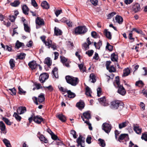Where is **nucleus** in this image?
Segmentation results:
<instances>
[{
	"instance_id": "obj_1",
	"label": "nucleus",
	"mask_w": 147,
	"mask_h": 147,
	"mask_svg": "<svg viewBox=\"0 0 147 147\" xmlns=\"http://www.w3.org/2000/svg\"><path fill=\"white\" fill-rule=\"evenodd\" d=\"M115 87L118 88L117 92L120 94L124 96L126 94V91L123 85L120 84L119 77L117 76L115 77V80L113 83Z\"/></svg>"
},
{
	"instance_id": "obj_2",
	"label": "nucleus",
	"mask_w": 147,
	"mask_h": 147,
	"mask_svg": "<svg viewBox=\"0 0 147 147\" xmlns=\"http://www.w3.org/2000/svg\"><path fill=\"white\" fill-rule=\"evenodd\" d=\"M30 123H31L32 121L38 124H40L41 123L44 121L45 119L42 118L41 116L39 115H35L34 113H33L31 117L28 119Z\"/></svg>"
},
{
	"instance_id": "obj_3",
	"label": "nucleus",
	"mask_w": 147,
	"mask_h": 147,
	"mask_svg": "<svg viewBox=\"0 0 147 147\" xmlns=\"http://www.w3.org/2000/svg\"><path fill=\"white\" fill-rule=\"evenodd\" d=\"M26 111V109L25 107H20L17 109L18 113L15 112L13 115V116L15 117L16 120L19 122L21 121L22 117L19 115V114H23Z\"/></svg>"
},
{
	"instance_id": "obj_4",
	"label": "nucleus",
	"mask_w": 147,
	"mask_h": 147,
	"mask_svg": "<svg viewBox=\"0 0 147 147\" xmlns=\"http://www.w3.org/2000/svg\"><path fill=\"white\" fill-rule=\"evenodd\" d=\"M88 29L85 26H79L74 29L73 33L77 35L84 34L88 31Z\"/></svg>"
},
{
	"instance_id": "obj_5",
	"label": "nucleus",
	"mask_w": 147,
	"mask_h": 147,
	"mask_svg": "<svg viewBox=\"0 0 147 147\" xmlns=\"http://www.w3.org/2000/svg\"><path fill=\"white\" fill-rule=\"evenodd\" d=\"M65 79L68 83L74 86H76L78 83L79 81V80L78 78H75L69 76H66Z\"/></svg>"
},
{
	"instance_id": "obj_6",
	"label": "nucleus",
	"mask_w": 147,
	"mask_h": 147,
	"mask_svg": "<svg viewBox=\"0 0 147 147\" xmlns=\"http://www.w3.org/2000/svg\"><path fill=\"white\" fill-rule=\"evenodd\" d=\"M123 103L120 100H114L111 102V107L113 109H116L119 107L121 108V107L123 108Z\"/></svg>"
},
{
	"instance_id": "obj_7",
	"label": "nucleus",
	"mask_w": 147,
	"mask_h": 147,
	"mask_svg": "<svg viewBox=\"0 0 147 147\" xmlns=\"http://www.w3.org/2000/svg\"><path fill=\"white\" fill-rule=\"evenodd\" d=\"M49 77V74L46 73L41 74L39 77V80L41 83H43Z\"/></svg>"
},
{
	"instance_id": "obj_8",
	"label": "nucleus",
	"mask_w": 147,
	"mask_h": 147,
	"mask_svg": "<svg viewBox=\"0 0 147 147\" xmlns=\"http://www.w3.org/2000/svg\"><path fill=\"white\" fill-rule=\"evenodd\" d=\"M36 24V28L38 29L39 28V26H43L45 24L44 21L42 18L39 17H37L35 20Z\"/></svg>"
},
{
	"instance_id": "obj_9",
	"label": "nucleus",
	"mask_w": 147,
	"mask_h": 147,
	"mask_svg": "<svg viewBox=\"0 0 147 147\" xmlns=\"http://www.w3.org/2000/svg\"><path fill=\"white\" fill-rule=\"evenodd\" d=\"M102 128L106 133L109 134L111 130V127L110 125L105 123L103 124Z\"/></svg>"
},
{
	"instance_id": "obj_10",
	"label": "nucleus",
	"mask_w": 147,
	"mask_h": 147,
	"mask_svg": "<svg viewBox=\"0 0 147 147\" xmlns=\"http://www.w3.org/2000/svg\"><path fill=\"white\" fill-rule=\"evenodd\" d=\"M76 142L78 144V146L80 145L81 147H84L85 145H83V144L85 143V138H83L82 135L79 136L76 140Z\"/></svg>"
},
{
	"instance_id": "obj_11",
	"label": "nucleus",
	"mask_w": 147,
	"mask_h": 147,
	"mask_svg": "<svg viewBox=\"0 0 147 147\" xmlns=\"http://www.w3.org/2000/svg\"><path fill=\"white\" fill-rule=\"evenodd\" d=\"M28 65L32 70H33L36 69L38 65V64H37L36 61H35L33 60L30 61L28 63Z\"/></svg>"
},
{
	"instance_id": "obj_12",
	"label": "nucleus",
	"mask_w": 147,
	"mask_h": 147,
	"mask_svg": "<svg viewBox=\"0 0 147 147\" xmlns=\"http://www.w3.org/2000/svg\"><path fill=\"white\" fill-rule=\"evenodd\" d=\"M98 101L100 104L104 106H107L109 105L108 103L107 102L106 98L103 96L102 98H99Z\"/></svg>"
},
{
	"instance_id": "obj_13",
	"label": "nucleus",
	"mask_w": 147,
	"mask_h": 147,
	"mask_svg": "<svg viewBox=\"0 0 147 147\" xmlns=\"http://www.w3.org/2000/svg\"><path fill=\"white\" fill-rule=\"evenodd\" d=\"M60 58L61 60V62L63 63V65L67 67H69V63L68 62H67V59L64 57H63L62 56L60 57Z\"/></svg>"
},
{
	"instance_id": "obj_14",
	"label": "nucleus",
	"mask_w": 147,
	"mask_h": 147,
	"mask_svg": "<svg viewBox=\"0 0 147 147\" xmlns=\"http://www.w3.org/2000/svg\"><path fill=\"white\" fill-rule=\"evenodd\" d=\"M81 117L83 121H84V118L88 120L91 118L90 114L88 111H86L83 113V115L81 116Z\"/></svg>"
},
{
	"instance_id": "obj_15",
	"label": "nucleus",
	"mask_w": 147,
	"mask_h": 147,
	"mask_svg": "<svg viewBox=\"0 0 147 147\" xmlns=\"http://www.w3.org/2000/svg\"><path fill=\"white\" fill-rule=\"evenodd\" d=\"M85 105L84 102L80 100L79 102L76 103V106L80 109H82L84 108Z\"/></svg>"
},
{
	"instance_id": "obj_16",
	"label": "nucleus",
	"mask_w": 147,
	"mask_h": 147,
	"mask_svg": "<svg viewBox=\"0 0 147 147\" xmlns=\"http://www.w3.org/2000/svg\"><path fill=\"white\" fill-rule=\"evenodd\" d=\"M133 11L135 13H136L140 11V5L137 3H136L133 7Z\"/></svg>"
},
{
	"instance_id": "obj_17",
	"label": "nucleus",
	"mask_w": 147,
	"mask_h": 147,
	"mask_svg": "<svg viewBox=\"0 0 147 147\" xmlns=\"http://www.w3.org/2000/svg\"><path fill=\"white\" fill-rule=\"evenodd\" d=\"M22 10L23 13L26 15H28V12L29 9L26 5H23L22 8Z\"/></svg>"
},
{
	"instance_id": "obj_18",
	"label": "nucleus",
	"mask_w": 147,
	"mask_h": 147,
	"mask_svg": "<svg viewBox=\"0 0 147 147\" xmlns=\"http://www.w3.org/2000/svg\"><path fill=\"white\" fill-rule=\"evenodd\" d=\"M104 34L105 35L106 37L109 40H111L112 38V35L111 33L108 31L107 29H105L104 31Z\"/></svg>"
},
{
	"instance_id": "obj_19",
	"label": "nucleus",
	"mask_w": 147,
	"mask_h": 147,
	"mask_svg": "<svg viewBox=\"0 0 147 147\" xmlns=\"http://www.w3.org/2000/svg\"><path fill=\"white\" fill-rule=\"evenodd\" d=\"M41 6L43 9H48L49 8V5L45 1H43L41 3Z\"/></svg>"
},
{
	"instance_id": "obj_20",
	"label": "nucleus",
	"mask_w": 147,
	"mask_h": 147,
	"mask_svg": "<svg viewBox=\"0 0 147 147\" xmlns=\"http://www.w3.org/2000/svg\"><path fill=\"white\" fill-rule=\"evenodd\" d=\"M129 139L128 135L127 134H121L118 138V141L121 142V141L122 140L125 138Z\"/></svg>"
},
{
	"instance_id": "obj_21",
	"label": "nucleus",
	"mask_w": 147,
	"mask_h": 147,
	"mask_svg": "<svg viewBox=\"0 0 147 147\" xmlns=\"http://www.w3.org/2000/svg\"><path fill=\"white\" fill-rule=\"evenodd\" d=\"M44 63L45 64H46L48 67H49L52 65V60L50 57H47L45 59Z\"/></svg>"
},
{
	"instance_id": "obj_22",
	"label": "nucleus",
	"mask_w": 147,
	"mask_h": 147,
	"mask_svg": "<svg viewBox=\"0 0 147 147\" xmlns=\"http://www.w3.org/2000/svg\"><path fill=\"white\" fill-rule=\"evenodd\" d=\"M133 129L138 134H140L142 131V129L140 128L139 126H136L134 125H133Z\"/></svg>"
},
{
	"instance_id": "obj_23",
	"label": "nucleus",
	"mask_w": 147,
	"mask_h": 147,
	"mask_svg": "<svg viewBox=\"0 0 147 147\" xmlns=\"http://www.w3.org/2000/svg\"><path fill=\"white\" fill-rule=\"evenodd\" d=\"M115 19L116 22L119 24H122L123 21V18L121 16H116L115 17Z\"/></svg>"
},
{
	"instance_id": "obj_24",
	"label": "nucleus",
	"mask_w": 147,
	"mask_h": 147,
	"mask_svg": "<svg viewBox=\"0 0 147 147\" xmlns=\"http://www.w3.org/2000/svg\"><path fill=\"white\" fill-rule=\"evenodd\" d=\"M38 100L39 102L42 103L45 101V94L41 93L38 97Z\"/></svg>"
},
{
	"instance_id": "obj_25",
	"label": "nucleus",
	"mask_w": 147,
	"mask_h": 147,
	"mask_svg": "<svg viewBox=\"0 0 147 147\" xmlns=\"http://www.w3.org/2000/svg\"><path fill=\"white\" fill-rule=\"evenodd\" d=\"M62 31L58 28H57L55 27L54 28V34L57 36H60L62 35Z\"/></svg>"
},
{
	"instance_id": "obj_26",
	"label": "nucleus",
	"mask_w": 147,
	"mask_h": 147,
	"mask_svg": "<svg viewBox=\"0 0 147 147\" xmlns=\"http://www.w3.org/2000/svg\"><path fill=\"white\" fill-rule=\"evenodd\" d=\"M20 3L19 0H15L13 2L10 3V5L12 7H18Z\"/></svg>"
},
{
	"instance_id": "obj_27",
	"label": "nucleus",
	"mask_w": 147,
	"mask_h": 147,
	"mask_svg": "<svg viewBox=\"0 0 147 147\" xmlns=\"http://www.w3.org/2000/svg\"><path fill=\"white\" fill-rule=\"evenodd\" d=\"M67 96L70 98H74L76 96L75 93L71 92L70 90H68L67 91Z\"/></svg>"
},
{
	"instance_id": "obj_28",
	"label": "nucleus",
	"mask_w": 147,
	"mask_h": 147,
	"mask_svg": "<svg viewBox=\"0 0 147 147\" xmlns=\"http://www.w3.org/2000/svg\"><path fill=\"white\" fill-rule=\"evenodd\" d=\"M57 117L62 122H64L66 121V118L65 116L62 114H59Z\"/></svg>"
},
{
	"instance_id": "obj_29",
	"label": "nucleus",
	"mask_w": 147,
	"mask_h": 147,
	"mask_svg": "<svg viewBox=\"0 0 147 147\" xmlns=\"http://www.w3.org/2000/svg\"><path fill=\"white\" fill-rule=\"evenodd\" d=\"M58 69L57 67H55L52 71V73L53 74V77H55L56 78H58V76L57 74Z\"/></svg>"
},
{
	"instance_id": "obj_30",
	"label": "nucleus",
	"mask_w": 147,
	"mask_h": 147,
	"mask_svg": "<svg viewBox=\"0 0 147 147\" xmlns=\"http://www.w3.org/2000/svg\"><path fill=\"white\" fill-rule=\"evenodd\" d=\"M111 59L113 61H117L118 59V56L116 55L115 53H113L111 55Z\"/></svg>"
},
{
	"instance_id": "obj_31",
	"label": "nucleus",
	"mask_w": 147,
	"mask_h": 147,
	"mask_svg": "<svg viewBox=\"0 0 147 147\" xmlns=\"http://www.w3.org/2000/svg\"><path fill=\"white\" fill-rule=\"evenodd\" d=\"M130 72V70L128 68L125 69L123 70V74L122 75V76L125 77L128 76Z\"/></svg>"
},
{
	"instance_id": "obj_32",
	"label": "nucleus",
	"mask_w": 147,
	"mask_h": 147,
	"mask_svg": "<svg viewBox=\"0 0 147 147\" xmlns=\"http://www.w3.org/2000/svg\"><path fill=\"white\" fill-rule=\"evenodd\" d=\"M129 123L128 121H125V122H123L119 124V127L120 129H121L123 128H124Z\"/></svg>"
},
{
	"instance_id": "obj_33",
	"label": "nucleus",
	"mask_w": 147,
	"mask_h": 147,
	"mask_svg": "<svg viewBox=\"0 0 147 147\" xmlns=\"http://www.w3.org/2000/svg\"><path fill=\"white\" fill-rule=\"evenodd\" d=\"M61 21L62 22H65L69 27H71L72 26V22H70V21L68 20H66V18H64L61 19Z\"/></svg>"
},
{
	"instance_id": "obj_34",
	"label": "nucleus",
	"mask_w": 147,
	"mask_h": 147,
	"mask_svg": "<svg viewBox=\"0 0 147 147\" xmlns=\"http://www.w3.org/2000/svg\"><path fill=\"white\" fill-rule=\"evenodd\" d=\"M39 138L41 141L45 143H47L48 142L47 139L42 134H41Z\"/></svg>"
},
{
	"instance_id": "obj_35",
	"label": "nucleus",
	"mask_w": 147,
	"mask_h": 147,
	"mask_svg": "<svg viewBox=\"0 0 147 147\" xmlns=\"http://www.w3.org/2000/svg\"><path fill=\"white\" fill-rule=\"evenodd\" d=\"M24 46V43L20 42L19 40H17L15 45L16 47L18 49L21 47Z\"/></svg>"
},
{
	"instance_id": "obj_36",
	"label": "nucleus",
	"mask_w": 147,
	"mask_h": 147,
	"mask_svg": "<svg viewBox=\"0 0 147 147\" xmlns=\"http://www.w3.org/2000/svg\"><path fill=\"white\" fill-rule=\"evenodd\" d=\"M4 143L7 147H11V144L9 140L6 139L4 138L3 140Z\"/></svg>"
},
{
	"instance_id": "obj_37",
	"label": "nucleus",
	"mask_w": 147,
	"mask_h": 147,
	"mask_svg": "<svg viewBox=\"0 0 147 147\" xmlns=\"http://www.w3.org/2000/svg\"><path fill=\"white\" fill-rule=\"evenodd\" d=\"M15 62L13 59H11L10 60L9 63L10 65L11 69H13L15 67Z\"/></svg>"
},
{
	"instance_id": "obj_38",
	"label": "nucleus",
	"mask_w": 147,
	"mask_h": 147,
	"mask_svg": "<svg viewBox=\"0 0 147 147\" xmlns=\"http://www.w3.org/2000/svg\"><path fill=\"white\" fill-rule=\"evenodd\" d=\"M98 141L99 142V144L100 146L102 147H104L105 146L106 144L104 140L99 138L98 139Z\"/></svg>"
},
{
	"instance_id": "obj_39",
	"label": "nucleus",
	"mask_w": 147,
	"mask_h": 147,
	"mask_svg": "<svg viewBox=\"0 0 147 147\" xmlns=\"http://www.w3.org/2000/svg\"><path fill=\"white\" fill-rule=\"evenodd\" d=\"M91 90L90 88L88 86L86 88L85 94L86 95L91 96Z\"/></svg>"
},
{
	"instance_id": "obj_40",
	"label": "nucleus",
	"mask_w": 147,
	"mask_h": 147,
	"mask_svg": "<svg viewBox=\"0 0 147 147\" xmlns=\"http://www.w3.org/2000/svg\"><path fill=\"white\" fill-rule=\"evenodd\" d=\"M135 85L136 86H138L140 87H142L144 86V84L142 80H139L137 81L136 82Z\"/></svg>"
},
{
	"instance_id": "obj_41",
	"label": "nucleus",
	"mask_w": 147,
	"mask_h": 147,
	"mask_svg": "<svg viewBox=\"0 0 147 147\" xmlns=\"http://www.w3.org/2000/svg\"><path fill=\"white\" fill-rule=\"evenodd\" d=\"M52 41L49 38L47 39V41L45 42L44 43L45 44L46 46H48V48H50V46L52 44Z\"/></svg>"
},
{
	"instance_id": "obj_42",
	"label": "nucleus",
	"mask_w": 147,
	"mask_h": 147,
	"mask_svg": "<svg viewBox=\"0 0 147 147\" xmlns=\"http://www.w3.org/2000/svg\"><path fill=\"white\" fill-rule=\"evenodd\" d=\"M113 46L110 44L109 42L107 43V45L106 47V49H107L110 51H112L113 50Z\"/></svg>"
},
{
	"instance_id": "obj_43",
	"label": "nucleus",
	"mask_w": 147,
	"mask_h": 147,
	"mask_svg": "<svg viewBox=\"0 0 147 147\" xmlns=\"http://www.w3.org/2000/svg\"><path fill=\"white\" fill-rule=\"evenodd\" d=\"M26 55V54L25 53H21L20 55H18L17 57L19 59L23 60L25 58Z\"/></svg>"
},
{
	"instance_id": "obj_44",
	"label": "nucleus",
	"mask_w": 147,
	"mask_h": 147,
	"mask_svg": "<svg viewBox=\"0 0 147 147\" xmlns=\"http://www.w3.org/2000/svg\"><path fill=\"white\" fill-rule=\"evenodd\" d=\"M18 93L20 94H24L25 95L26 93V91L23 90L22 88L20 86H19L18 87Z\"/></svg>"
},
{
	"instance_id": "obj_45",
	"label": "nucleus",
	"mask_w": 147,
	"mask_h": 147,
	"mask_svg": "<svg viewBox=\"0 0 147 147\" xmlns=\"http://www.w3.org/2000/svg\"><path fill=\"white\" fill-rule=\"evenodd\" d=\"M110 73L115 72H116V69L114 67L113 65L110 66L108 68V69H107Z\"/></svg>"
},
{
	"instance_id": "obj_46",
	"label": "nucleus",
	"mask_w": 147,
	"mask_h": 147,
	"mask_svg": "<svg viewBox=\"0 0 147 147\" xmlns=\"http://www.w3.org/2000/svg\"><path fill=\"white\" fill-rule=\"evenodd\" d=\"M23 25L24 26V29L25 31L27 32H30V28L28 26L27 24H26L24 23Z\"/></svg>"
},
{
	"instance_id": "obj_47",
	"label": "nucleus",
	"mask_w": 147,
	"mask_h": 147,
	"mask_svg": "<svg viewBox=\"0 0 147 147\" xmlns=\"http://www.w3.org/2000/svg\"><path fill=\"white\" fill-rule=\"evenodd\" d=\"M2 120L5 122L6 124L9 125H11V122H10L9 120L7 118L5 117H3Z\"/></svg>"
},
{
	"instance_id": "obj_48",
	"label": "nucleus",
	"mask_w": 147,
	"mask_h": 147,
	"mask_svg": "<svg viewBox=\"0 0 147 147\" xmlns=\"http://www.w3.org/2000/svg\"><path fill=\"white\" fill-rule=\"evenodd\" d=\"M90 78L92 80V82L94 83H95L96 81V80L95 78L96 76L95 75L93 74H91L90 75Z\"/></svg>"
},
{
	"instance_id": "obj_49",
	"label": "nucleus",
	"mask_w": 147,
	"mask_h": 147,
	"mask_svg": "<svg viewBox=\"0 0 147 147\" xmlns=\"http://www.w3.org/2000/svg\"><path fill=\"white\" fill-rule=\"evenodd\" d=\"M31 4L35 8L38 9V4L35 0H31Z\"/></svg>"
},
{
	"instance_id": "obj_50",
	"label": "nucleus",
	"mask_w": 147,
	"mask_h": 147,
	"mask_svg": "<svg viewBox=\"0 0 147 147\" xmlns=\"http://www.w3.org/2000/svg\"><path fill=\"white\" fill-rule=\"evenodd\" d=\"M133 36V32L132 31H131L129 34V36H128L129 38V39L132 40L131 42H134L135 40L134 38H133L132 37Z\"/></svg>"
},
{
	"instance_id": "obj_51",
	"label": "nucleus",
	"mask_w": 147,
	"mask_h": 147,
	"mask_svg": "<svg viewBox=\"0 0 147 147\" xmlns=\"http://www.w3.org/2000/svg\"><path fill=\"white\" fill-rule=\"evenodd\" d=\"M142 140H144L146 141H147V133H144L142 134L141 137Z\"/></svg>"
},
{
	"instance_id": "obj_52",
	"label": "nucleus",
	"mask_w": 147,
	"mask_h": 147,
	"mask_svg": "<svg viewBox=\"0 0 147 147\" xmlns=\"http://www.w3.org/2000/svg\"><path fill=\"white\" fill-rule=\"evenodd\" d=\"M82 47H84L83 49H84L85 50H87L89 49V45H88V44L86 42L83 43L82 45Z\"/></svg>"
},
{
	"instance_id": "obj_53",
	"label": "nucleus",
	"mask_w": 147,
	"mask_h": 147,
	"mask_svg": "<svg viewBox=\"0 0 147 147\" xmlns=\"http://www.w3.org/2000/svg\"><path fill=\"white\" fill-rule=\"evenodd\" d=\"M94 51L92 50H91L86 51V54H87L89 57H91Z\"/></svg>"
},
{
	"instance_id": "obj_54",
	"label": "nucleus",
	"mask_w": 147,
	"mask_h": 147,
	"mask_svg": "<svg viewBox=\"0 0 147 147\" xmlns=\"http://www.w3.org/2000/svg\"><path fill=\"white\" fill-rule=\"evenodd\" d=\"M51 47L53 50H56L57 49V47L56 44L54 42L52 43V44L50 46V48Z\"/></svg>"
},
{
	"instance_id": "obj_55",
	"label": "nucleus",
	"mask_w": 147,
	"mask_h": 147,
	"mask_svg": "<svg viewBox=\"0 0 147 147\" xmlns=\"http://www.w3.org/2000/svg\"><path fill=\"white\" fill-rule=\"evenodd\" d=\"M16 18L15 16L9 15V19L12 22H14Z\"/></svg>"
},
{
	"instance_id": "obj_56",
	"label": "nucleus",
	"mask_w": 147,
	"mask_h": 147,
	"mask_svg": "<svg viewBox=\"0 0 147 147\" xmlns=\"http://www.w3.org/2000/svg\"><path fill=\"white\" fill-rule=\"evenodd\" d=\"M58 88L60 91L63 92H67V91L68 90L66 88H64L63 87L61 86H59Z\"/></svg>"
},
{
	"instance_id": "obj_57",
	"label": "nucleus",
	"mask_w": 147,
	"mask_h": 147,
	"mask_svg": "<svg viewBox=\"0 0 147 147\" xmlns=\"http://www.w3.org/2000/svg\"><path fill=\"white\" fill-rule=\"evenodd\" d=\"M90 2L94 6L98 5V1L97 0H90Z\"/></svg>"
},
{
	"instance_id": "obj_58",
	"label": "nucleus",
	"mask_w": 147,
	"mask_h": 147,
	"mask_svg": "<svg viewBox=\"0 0 147 147\" xmlns=\"http://www.w3.org/2000/svg\"><path fill=\"white\" fill-rule=\"evenodd\" d=\"M44 89H45V88H47L48 90L50 91H52L53 90V88L52 87V86L50 85H49L48 86H43Z\"/></svg>"
},
{
	"instance_id": "obj_59",
	"label": "nucleus",
	"mask_w": 147,
	"mask_h": 147,
	"mask_svg": "<svg viewBox=\"0 0 147 147\" xmlns=\"http://www.w3.org/2000/svg\"><path fill=\"white\" fill-rule=\"evenodd\" d=\"M97 43V47L98 49H100L101 46L102 45V41L100 40Z\"/></svg>"
},
{
	"instance_id": "obj_60",
	"label": "nucleus",
	"mask_w": 147,
	"mask_h": 147,
	"mask_svg": "<svg viewBox=\"0 0 147 147\" xmlns=\"http://www.w3.org/2000/svg\"><path fill=\"white\" fill-rule=\"evenodd\" d=\"M6 128L5 125L3 121H0V129Z\"/></svg>"
},
{
	"instance_id": "obj_61",
	"label": "nucleus",
	"mask_w": 147,
	"mask_h": 147,
	"mask_svg": "<svg viewBox=\"0 0 147 147\" xmlns=\"http://www.w3.org/2000/svg\"><path fill=\"white\" fill-rule=\"evenodd\" d=\"M97 96L100 97L101 95L102 92L101 89L100 88H98L97 89Z\"/></svg>"
},
{
	"instance_id": "obj_62",
	"label": "nucleus",
	"mask_w": 147,
	"mask_h": 147,
	"mask_svg": "<svg viewBox=\"0 0 147 147\" xmlns=\"http://www.w3.org/2000/svg\"><path fill=\"white\" fill-rule=\"evenodd\" d=\"M76 132L74 130H71V134L73 135L74 138L76 139L77 138V136L76 135Z\"/></svg>"
},
{
	"instance_id": "obj_63",
	"label": "nucleus",
	"mask_w": 147,
	"mask_h": 147,
	"mask_svg": "<svg viewBox=\"0 0 147 147\" xmlns=\"http://www.w3.org/2000/svg\"><path fill=\"white\" fill-rule=\"evenodd\" d=\"M92 138L91 136H88L86 139V142L88 144H90L91 143V140Z\"/></svg>"
},
{
	"instance_id": "obj_64",
	"label": "nucleus",
	"mask_w": 147,
	"mask_h": 147,
	"mask_svg": "<svg viewBox=\"0 0 147 147\" xmlns=\"http://www.w3.org/2000/svg\"><path fill=\"white\" fill-rule=\"evenodd\" d=\"M9 90H10L12 93V94H11V95H16V90L14 88H13V89H9Z\"/></svg>"
}]
</instances>
